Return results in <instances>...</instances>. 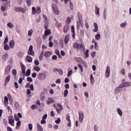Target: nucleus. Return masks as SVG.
<instances>
[{
	"instance_id": "obj_9",
	"label": "nucleus",
	"mask_w": 131,
	"mask_h": 131,
	"mask_svg": "<svg viewBox=\"0 0 131 131\" xmlns=\"http://www.w3.org/2000/svg\"><path fill=\"white\" fill-rule=\"evenodd\" d=\"M8 120H9V123L10 124V125H12V126H14V122H15V120L12 118V117H8Z\"/></svg>"
},
{
	"instance_id": "obj_62",
	"label": "nucleus",
	"mask_w": 131,
	"mask_h": 131,
	"mask_svg": "<svg viewBox=\"0 0 131 131\" xmlns=\"http://www.w3.org/2000/svg\"><path fill=\"white\" fill-rule=\"evenodd\" d=\"M3 123L5 125H8V123H7V119H3Z\"/></svg>"
},
{
	"instance_id": "obj_33",
	"label": "nucleus",
	"mask_w": 131,
	"mask_h": 131,
	"mask_svg": "<svg viewBox=\"0 0 131 131\" xmlns=\"http://www.w3.org/2000/svg\"><path fill=\"white\" fill-rule=\"evenodd\" d=\"M26 74L27 75H26V76H29L30 74H31V70L30 69L27 70L26 72Z\"/></svg>"
},
{
	"instance_id": "obj_34",
	"label": "nucleus",
	"mask_w": 131,
	"mask_h": 131,
	"mask_svg": "<svg viewBox=\"0 0 131 131\" xmlns=\"http://www.w3.org/2000/svg\"><path fill=\"white\" fill-rule=\"evenodd\" d=\"M94 48L96 51H99V45L97 42H95V46Z\"/></svg>"
},
{
	"instance_id": "obj_12",
	"label": "nucleus",
	"mask_w": 131,
	"mask_h": 131,
	"mask_svg": "<svg viewBox=\"0 0 131 131\" xmlns=\"http://www.w3.org/2000/svg\"><path fill=\"white\" fill-rule=\"evenodd\" d=\"M73 48L75 49H78L79 50V48H80V44L77 43V42H75L73 46Z\"/></svg>"
},
{
	"instance_id": "obj_2",
	"label": "nucleus",
	"mask_w": 131,
	"mask_h": 131,
	"mask_svg": "<svg viewBox=\"0 0 131 131\" xmlns=\"http://www.w3.org/2000/svg\"><path fill=\"white\" fill-rule=\"evenodd\" d=\"M14 11L17 12H21V13H25L26 12V10L24 8L19 7H14Z\"/></svg>"
},
{
	"instance_id": "obj_30",
	"label": "nucleus",
	"mask_w": 131,
	"mask_h": 131,
	"mask_svg": "<svg viewBox=\"0 0 131 131\" xmlns=\"http://www.w3.org/2000/svg\"><path fill=\"white\" fill-rule=\"evenodd\" d=\"M34 70H35V71H37V72H39V71H40V68L38 66H35L34 67Z\"/></svg>"
},
{
	"instance_id": "obj_36",
	"label": "nucleus",
	"mask_w": 131,
	"mask_h": 131,
	"mask_svg": "<svg viewBox=\"0 0 131 131\" xmlns=\"http://www.w3.org/2000/svg\"><path fill=\"white\" fill-rule=\"evenodd\" d=\"M95 38L97 40H99L101 39V34H98L95 36Z\"/></svg>"
},
{
	"instance_id": "obj_50",
	"label": "nucleus",
	"mask_w": 131,
	"mask_h": 131,
	"mask_svg": "<svg viewBox=\"0 0 131 131\" xmlns=\"http://www.w3.org/2000/svg\"><path fill=\"white\" fill-rule=\"evenodd\" d=\"M70 8L72 11H73V4L71 2L70 3Z\"/></svg>"
},
{
	"instance_id": "obj_46",
	"label": "nucleus",
	"mask_w": 131,
	"mask_h": 131,
	"mask_svg": "<svg viewBox=\"0 0 131 131\" xmlns=\"http://www.w3.org/2000/svg\"><path fill=\"white\" fill-rule=\"evenodd\" d=\"M12 74L14 76H16V75H17V70L16 69H14L12 70Z\"/></svg>"
},
{
	"instance_id": "obj_21",
	"label": "nucleus",
	"mask_w": 131,
	"mask_h": 131,
	"mask_svg": "<svg viewBox=\"0 0 131 131\" xmlns=\"http://www.w3.org/2000/svg\"><path fill=\"white\" fill-rule=\"evenodd\" d=\"M69 29V25H67L64 26L63 28V32L66 33L68 31V30Z\"/></svg>"
},
{
	"instance_id": "obj_37",
	"label": "nucleus",
	"mask_w": 131,
	"mask_h": 131,
	"mask_svg": "<svg viewBox=\"0 0 131 131\" xmlns=\"http://www.w3.org/2000/svg\"><path fill=\"white\" fill-rule=\"evenodd\" d=\"M78 18L79 19V21H82V17L79 12L78 13Z\"/></svg>"
},
{
	"instance_id": "obj_18",
	"label": "nucleus",
	"mask_w": 131,
	"mask_h": 131,
	"mask_svg": "<svg viewBox=\"0 0 131 131\" xmlns=\"http://www.w3.org/2000/svg\"><path fill=\"white\" fill-rule=\"evenodd\" d=\"M9 46L11 48V49H14V47L15 46V41L14 40H12L10 41Z\"/></svg>"
},
{
	"instance_id": "obj_14",
	"label": "nucleus",
	"mask_w": 131,
	"mask_h": 131,
	"mask_svg": "<svg viewBox=\"0 0 131 131\" xmlns=\"http://www.w3.org/2000/svg\"><path fill=\"white\" fill-rule=\"evenodd\" d=\"M79 121L80 122H82V121L83 120V118L84 117L83 115V113H81V114L79 113Z\"/></svg>"
},
{
	"instance_id": "obj_55",
	"label": "nucleus",
	"mask_w": 131,
	"mask_h": 131,
	"mask_svg": "<svg viewBox=\"0 0 131 131\" xmlns=\"http://www.w3.org/2000/svg\"><path fill=\"white\" fill-rule=\"evenodd\" d=\"M121 73L122 74V75H125V70L124 69H123L121 70Z\"/></svg>"
},
{
	"instance_id": "obj_38",
	"label": "nucleus",
	"mask_w": 131,
	"mask_h": 131,
	"mask_svg": "<svg viewBox=\"0 0 131 131\" xmlns=\"http://www.w3.org/2000/svg\"><path fill=\"white\" fill-rule=\"evenodd\" d=\"M57 106L59 108L60 110H63L64 108H63V106H62V104L60 103H57Z\"/></svg>"
},
{
	"instance_id": "obj_39",
	"label": "nucleus",
	"mask_w": 131,
	"mask_h": 131,
	"mask_svg": "<svg viewBox=\"0 0 131 131\" xmlns=\"http://www.w3.org/2000/svg\"><path fill=\"white\" fill-rule=\"evenodd\" d=\"M41 12V10H40V7H37L36 10V14H39Z\"/></svg>"
},
{
	"instance_id": "obj_17",
	"label": "nucleus",
	"mask_w": 131,
	"mask_h": 131,
	"mask_svg": "<svg viewBox=\"0 0 131 131\" xmlns=\"http://www.w3.org/2000/svg\"><path fill=\"white\" fill-rule=\"evenodd\" d=\"M7 9V4H4V5L1 6V10L2 12H6V10Z\"/></svg>"
},
{
	"instance_id": "obj_43",
	"label": "nucleus",
	"mask_w": 131,
	"mask_h": 131,
	"mask_svg": "<svg viewBox=\"0 0 131 131\" xmlns=\"http://www.w3.org/2000/svg\"><path fill=\"white\" fill-rule=\"evenodd\" d=\"M7 110H8V112H10V114H12V113H13L12 108H11V107H10V106H7Z\"/></svg>"
},
{
	"instance_id": "obj_40",
	"label": "nucleus",
	"mask_w": 131,
	"mask_h": 131,
	"mask_svg": "<svg viewBox=\"0 0 131 131\" xmlns=\"http://www.w3.org/2000/svg\"><path fill=\"white\" fill-rule=\"evenodd\" d=\"M117 111L120 116H122V111L120 108H118Z\"/></svg>"
},
{
	"instance_id": "obj_28",
	"label": "nucleus",
	"mask_w": 131,
	"mask_h": 131,
	"mask_svg": "<svg viewBox=\"0 0 131 131\" xmlns=\"http://www.w3.org/2000/svg\"><path fill=\"white\" fill-rule=\"evenodd\" d=\"M55 52V53L56 54V55H57V56L59 57V58H62V56H61V54H60V52L59 51V50L58 49H56Z\"/></svg>"
},
{
	"instance_id": "obj_13",
	"label": "nucleus",
	"mask_w": 131,
	"mask_h": 131,
	"mask_svg": "<svg viewBox=\"0 0 131 131\" xmlns=\"http://www.w3.org/2000/svg\"><path fill=\"white\" fill-rule=\"evenodd\" d=\"M95 12L97 16H100V8L97 6H95Z\"/></svg>"
},
{
	"instance_id": "obj_31",
	"label": "nucleus",
	"mask_w": 131,
	"mask_h": 131,
	"mask_svg": "<svg viewBox=\"0 0 131 131\" xmlns=\"http://www.w3.org/2000/svg\"><path fill=\"white\" fill-rule=\"evenodd\" d=\"M4 50H6V51H9V50H10V47H9V45L7 43L4 45Z\"/></svg>"
},
{
	"instance_id": "obj_49",
	"label": "nucleus",
	"mask_w": 131,
	"mask_h": 131,
	"mask_svg": "<svg viewBox=\"0 0 131 131\" xmlns=\"http://www.w3.org/2000/svg\"><path fill=\"white\" fill-rule=\"evenodd\" d=\"M8 56H9L8 54H5L3 56V59H4V60H6L7 58H8Z\"/></svg>"
},
{
	"instance_id": "obj_60",
	"label": "nucleus",
	"mask_w": 131,
	"mask_h": 131,
	"mask_svg": "<svg viewBox=\"0 0 131 131\" xmlns=\"http://www.w3.org/2000/svg\"><path fill=\"white\" fill-rule=\"evenodd\" d=\"M27 80H28V81H29L30 82H32V78L29 77L27 78Z\"/></svg>"
},
{
	"instance_id": "obj_16",
	"label": "nucleus",
	"mask_w": 131,
	"mask_h": 131,
	"mask_svg": "<svg viewBox=\"0 0 131 131\" xmlns=\"http://www.w3.org/2000/svg\"><path fill=\"white\" fill-rule=\"evenodd\" d=\"M14 107L15 110L19 111L20 110V105L19 104V103L17 102H15L14 103Z\"/></svg>"
},
{
	"instance_id": "obj_45",
	"label": "nucleus",
	"mask_w": 131,
	"mask_h": 131,
	"mask_svg": "<svg viewBox=\"0 0 131 131\" xmlns=\"http://www.w3.org/2000/svg\"><path fill=\"white\" fill-rule=\"evenodd\" d=\"M68 93H69L68 90H66L64 92V97H67L68 96Z\"/></svg>"
},
{
	"instance_id": "obj_57",
	"label": "nucleus",
	"mask_w": 131,
	"mask_h": 131,
	"mask_svg": "<svg viewBox=\"0 0 131 131\" xmlns=\"http://www.w3.org/2000/svg\"><path fill=\"white\" fill-rule=\"evenodd\" d=\"M35 64L37 66L38 65H39V61L38 60L36 59L34 61Z\"/></svg>"
},
{
	"instance_id": "obj_53",
	"label": "nucleus",
	"mask_w": 131,
	"mask_h": 131,
	"mask_svg": "<svg viewBox=\"0 0 131 131\" xmlns=\"http://www.w3.org/2000/svg\"><path fill=\"white\" fill-rule=\"evenodd\" d=\"M28 127H29V129L30 130H32V124L30 123L28 124Z\"/></svg>"
},
{
	"instance_id": "obj_24",
	"label": "nucleus",
	"mask_w": 131,
	"mask_h": 131,
	"mask_svg": "<svg viewBox=\"0 0 131 131\" xmlns=\"http://www.w3.org/2000/svg\"><path fill=\"white\" fill-rule=\"evenodd\" d=\"M45 56L46 58H50L51 56V52L50 51L46 52L45 53Z\"/></svg>"
},
{
	"instance_id": "obj_15",
	"label": "nucleus",
	"mask_w": 131,
	"mask_h": 131,
	"mask_svg": "<svg viewBox=\"0 0 131 131\" xmlns=\"http://www.w3.org/2000/svg\"><path fill=\"white\" fill-rule=\"evenodd\" d=\"M123 87L122 86H121V84H120L119 85V86H118L115 91V94H118V93H119L120 92H121V89H122Z\"/></svg>"
},
{
	"instance_id": "obj_32",
	"label": "nucleus",
	"mask_w": 131,
	"mask_h": 131,
	"mask_svg": "<svg viewBox=\"0 0 131 131\" xmlns=\"http://www.w3.org/2000/svg\"><path fill=\"white\" fill-rule=\"evenodd\" d=\"M1 2H2L3 3H5V2H6V5H9V6H10V4L11 3V2L10 1H8V0H1Z\"/></svg>"
},
{
	"instance_id": "obj_59",
	"label": "nucleus",
	"mask_w": 131,
	"mask_h": 131,
	"mask_svg": "<svg viewBox=\"0 0 131 131\" xmlns=\"http://www.w3.org/2000/svg\"><path fill=\"white\" fill-rule=\"evenodd\" d=\"M55 122L56 123H57V124H58V123H60V122H61V119L60 118H58L57 120L55 121Z\"/></svg>"
},
{
	"instance_id": "obj_54",
	"label": "nucleus",
	"mask_w": 131,
	"mask_h": 131,
	"mask_svg": "<svg viewBox=\"0 0 131 131\" xmlns=\"http://www.w3.org/2000/svg\"><path fill=\"white\" fill-rule=\"evenodd\" d=\"M71 22V18H70V17H68L67 19V23H68V24H69V23H70Z\"/></svg>"
},
{
	"instance_id": "obj_5",
	"label": "nucleus",
	"mask_w": 131,
	"mask_h": 131,
	"mask_svg": "<svg viewBox=\"0 0 131 131\" xmlns=\"http://www.w3.org/2000/svg\"><path fill=\"white\" fill-rule=\"evenodd\" d=\"M20 67L21 68L22 73H23V74L25 75V73H26V67H25L24 66L23 63H22V61L20 62Z\"/></svg>"
},
{
	"instance_id": "obj_58",
	"label": "nucleus",
	"mask_w": 131,
	"mask_h": 131,
	"mask_svg": "<svg viewBox=\"0 0 131 131\" xmlns=\"http://www.w3.org/2000/svg\"><path fill=\"white\" fill-rule=\"evenodd\" d=\"M31 108L33 110H34V109H36V108H37V105L34 104V105H32L31 106Z\"/></svg>"
},
{
	"instance_id": "obj_63",
	"label": "nucleus",
	"mask_w": 131,
	"mask_h": 131,
	"mask_svg": "<svg viewBox=\"0 0 131 131\" xmlns=\"http://www.w3.org/2000/svg\"><path fill=\"white\" fill-rule=\"evenodd\" d=\"M23 55H24V53L23 52H19L18 53L19 57H23Z\"/></svg>"
},
{
	"instance_id": "obj_25",
	"label": "nucleus",
	"mask_w": 131,
	"mask_h": 131,
	"mask_svg": "<svg viewBox=\"0 0 131 131\" xmlns=\"http://www.w3.org/2000/svg\"><path fill=\"white\" fill-rule=\"evenodd\" d=\"M51 34V30H46L45 32V36H48V35H50Z\"/></svg>"
},
{
	"instance_id": "obj_29",
	"label": "nucleus",
	"mask_w": 131,
	"mask_h": 131,
	"mask_svg": "<svg viewBox=\"0 0 131 131\" xmlns=\"http://www.w3.org/2000/svg\"><path fill=\"white\" fill-rule=\"evenodd\" d=\"M68 41H69V35H67L66 36V37L64 39V43H68Z\"/></svg>"
},
{
	"instance_id": "obj_10",
	"label": "nucleus",
	"mask_w": 131,
	"mask_h": 131,
	"mask_svg": "<svg viewBox=\"0 0 131 131\" xmlns=\"http://www.w3.org/2000/svg\"><path fill=\"white\" fill-rule=\"evenodd\" d=\"M10 79H11V75H9L6 77L5 79V83H4V85L5 86L7 85V84H8V82L10 81Z\"/></svg>"
},
{
	"instance_id": "obj_48",
	"label": "nucleus",
	"mask_w": 131,
	"mask_h": 131,
	"mask_svg": "<svg viewBox=\"0 0 131 131\" xmlns=\"http://www.w3.org/2000/svg\"><path fill=\"white\" fill-rule=\"evenodd\" d=\"M72 73H73V71H72V70L70 71L68 74V77H70V76H71V74H72Z\"/></svg>"
},
{
	"instance_id": "obj_51",
	"label": "nucleus",
	"mask_w": 131,
	"mask_h": 131,
	"mask_svg": "<svg viewBox=\"0 0 131 131\" xmlns=\"http://www.w3.org/2000/svg\"><path fill=\"white\" fill-rule=\"evenodd\" d=\"M66 119L69 122L71 121V120H70V116L69 115V114H68V115H66Z\"/></svg>"
},
{
	"instance_id": "obj_26",
	"label": "nucleus",
	"mask_w": 131,
	"mask_h": 131,
	"mask_svg": "<svg viewBox=\"0 0 131 131\" xmlns=\"http://www.w3.org/2000/svg\"><path fill=\"white\" fill-rule=\"evenodd\" d=\"M90 80L91 84H94V82H95V79L94 78V77H93V74H91L90 76Z\"/></svg>"
},
{
	"instance_id": "obj_1",
	"label": "nucleus",
	"mask_w": 131,
	"mask_h": 131,
	"mask_svg": "<svg viewBox=\"0 0 131 131\" xmlns=\"http://www.w3.org/2000/svg\"><path fill=\"white\" fill-rule=\"evenodd\" d=\"M47 72H43V73H39L38 75V78L39 80H43L47 78Z\"/></svg>"
},
{
	"instance_id": "obj_64",
	"label": "nucleus",
	"mask_w": 131,
	"mask_h": 131,
	"mask_svg": "<svg viewBox=\"0 0 131 131\" xmlns=\"http://www.w3.org/2000/svg\"><path fill=\"white\" fill-rule=\"evenodd\" d=\"M7 129V131H13V129L10 126H8Z\"/></svg>"
},
{
	"instance_id": "obj_35",
	"label": "nucleus",
	"mask_w": 131,
	"mask_h": 131,
	"mask_svg": "<svg viewBox=\"0 0 131 131\" xmlns=\"http://www.w3.org/2000/svg\"><path fill=\"white\" fill-rule=\"evenodd\" d=\"M7 26L8 27H9L10 28L12 29V28H13L14 27V25H13V24H12V23L9 22L7 24Z\"/></svg>"
},
{
	"instance_id": "obj_42",
	"label": "nucleus",
	"mask_w": 131,
	"mask_h": 131,
	"mask_svg": "<svg viewBox=\"0 0 131 131\" xmlns=\"http://www.w3.org/2000/svg\"><path fill=\"white\" fill-rule=\"evenodd\" d=\"M32 33H33V30H30L28 31V36H29V37L31 36V35H32Z\"/></svg>"
},
{
	"instance_id": "obj_19",
	"label": "nucleus",
	"mask_w": 131,
	"mask_h": 131,
	"mask_svg": "<svg viewBox=\"0 0 131 131\" xmlns=\"http://www.w3.org/2000/svg\"><path fill=\"white\" fill-rule=\"evenodd\" d=\"M26 60L27 62H29V63H31L32 62V57L29 55H27L26 57Z\"/></svg>"
},
{
	"instance_id": "obj_41",
	"label": "nucleus",
	"mask_w": 131,
	"mask_h": 131,
	"mask_svg": "<svg viewBox=\"0 0 131 131\" xmlns=\"http://www.w3.org/2000/svg\"><path fill=\"white\" fill-rule=\"evenodd\" d=\"M90 52V50L88 49L85 52V58H89L90 56V55L89 54V53Z\"/></svg>"
},
{
	"instance_id": "obj_47",
	"label": "nucleus",
	"mask_w": 131,
	"mask_h": 131,
	"mask_svg": "<svg viewBox=\"0 0 131 131\" xmlns=\"http://www.w3.org/2000/svg\"><path fill=\"white\" fill-rule=\"evenodd\" d=\"M32 13L33 15H35V14H36V9H35V8L32 7Z\"/></svg>"
},
{
	"instance_id": "obj_20",
	"label": "nucleus",
	"mask_w": 131,
	"mask_h": 131,
	"mask_svg": "<svg viewBox=\"0 0 131 131\" xmlns=\"http://www.w3.org/2000/svg\"><path fill=\"white\" fill-rule=\"evenodd\" d=\"M95 29H93L94 32H98V24L96 23H94Z\"/></svg>"
},
{
	"instance_id": "obj_7",
	"label": "nucleus",
	"mask_w": 131,
	"mask_h": 131,
	"mask_svg": "<svg viewBox=\"0 0 131 131\" xmlns=\"http://www.w3.org/2000/svg\"><path fill=\"white\" fill-rule=\"evenodd\" d=\"M130 85H131V82H123L121 84V86L122 88H125L126 86H130Z\"/></svg>"
},
{
	"instance_id": "obj_27",
	"label": "nucleus",
	"mask_w": 131,
	"mask_h": 131,
	"mask_svg": "<svg viewBox=\"0 0 131 131\" xmlns=\"http://www.w3.org/2000/svg\"><path fill=\"white\" fill-rule=\"evenodd\" d=\"M7 96H8V97L9 98L10 102L11 103V104H12V103H13V98L12 97L11 95H10V94H8Z\"/></svg>"
},
{
	"instance_id": "obj_23",
	"label": "nucleus",
	"mask_w": 131,
	"mask_h": 131,
	"mask_svg": "<svg viewBox=\"0 0 131 131\" xmlns=\"http://www.w3.org/2000/svg\"><path fill=\"white\" fill-rule=\"evenodd\" d=\"M37 131H43L42 127L39 123L37 124Z\"/></svg>"
},
{
	"instance_id": "obj_8",
	"label": "nucleus",
	"mask_w": 131,
	"mask_h": 131,
	"mask_svg": "<svg viewBox=\"0 0 131 131\" xmlns=\"http://www.w3.org/2000/svg\"><path fill=\"white\" fill-rule=\"evenodd\" d=\"M110 76V67H107L106 71H105V77L108 78Z\"/></svg>"
},
{
	"instance_id": "obj_3",
	"label": "nucleus",
	"mask_w": 131,
	"mask_h": 131,
	"mask_svg": "<svg viewBox=\"0 0 131 131\" xmlns=\"http://www.w3.org/2000/svg\"><path fill=\"white\" fill-rule=\"evenodd\" d=\"M52 9L56 15H59V10L58 9V7L56 4H52Z\"/></svg>"
},
{
	"instance_id": "obj_61",
	"label": "nucleus",
	"mask_w": 131,
	"mask_h": 131,
	"mask_svg": "<svg viewBox=\"0 0 131 131\" xmlns=\"http://www.w3.org/2000/svg\"><path fill=\"white\" fill-rule=\"evenodd\" d=\"M30 89L31 91H34V87L33 86V84H32L30 85Z\"/></svg>"
},
{
	"instance_id": "obj_11",
	"label": "nucleus",
	"mask_w": 131,
	"mask_h": 131,
	"mask_svg": "<svg viewBox=\"0 0 131 131\" xmlns=\"http://www.w3.org/2000/svg\"><path fill=\"white\" fill-rule=\"evenodd\" d=\"M55 102V100L52 98H49L47 101V105H50V104H52Z\"/></svg>"
},
{
	"instance_id": "obj_22",
	"label": "nucleus",
	"mask_w": 131,
	"mask_h": 131,
	"mask_svg": "<svg viewBox=\"0 0 131 131\" xmlns=\"http://www.w3.org/2000/svg\"><path fill=\"white\" fill-rule=\"evenodd\" d=\"M26 3L27 6H28V7H30L32 4V3H33V0H26Z\"/></svg>"
},
{
	"instance_id": "obj_4",
	"label": "nucleus",
	"mask_w": 131,
	"mask_h": 131,
	"mask_svg": "<svg viewBox=\"0 0 131 131\" xmlns=\"http://www.w3.org/2000/svg\"><path fill=\"white\" fill-rule=\"evenodd\" d=\"M11 67V65H8L5 68V74H6V75H8V74H10L11 69L12 68Z\"/></svg>"
},
{
	"instance_id": "obj_56",
	"label": "nucleus",
	"mask_w": 131,
	"mask_h": 131,
	"mask_svg": "<svg viewBox=\"0 0 131 131\" xmlns=\"http://www.w3.org/2000/svg\"><path fill=\"white\" fill-rule=\"evenodd\" d=\"M8 41H9V38L8 37V36H6L4 41V43H5V44L7 43V42H8Z\"/></svg>"
},
{
	"instance_id": "obj_52",
	"label": "nucleus",
	"mask_w": 131,
	"mask_h": 131,
	"mask_svg": "<svg viewBox=\"0 0 131 131\" xmlns=\"http://www.w3.org/2000/svg\"><path fill=\"white\" fill-rule=\"evenodd\" d=\"M40 123H41V124H46V123H47V121H46V120H44L43 119H42L41 120Z\"/></svg>"
},
{
	"instance_id": "obj_44",
	"label": "nucleus",
	"mask_w": 131,
	"mask_h": 131,
	"mask_svg": "<svg viewBox=\"0 0 131 131\" xmlns=\"http://www.w3.org/2000/svg\"><path fill=\"white\" fill-rule=\"evenodd\" d=\"M126 24H127V23H126V21H125L124 23H123L120 25V27H121V28H123L124 26H126Z\"/></svg>"
},
{
	"instance_id": "obj_6",
	"label": "nucleus",
	"mask_w": 131,
	"mask_h": 131,
	"mask_svg": "<svg viewBox=\"0 0 131 131\" xmlns=\"http://www.w3.org/2000/svg\"><path fill=\"white\" fill-rule=\"evenodd\" d=\"M33 47L32 45L30 46L29 50L28 51V54L29 55H30L31 56H33V55H34V52H33Z\"/></svg>"
}]
</instances>
